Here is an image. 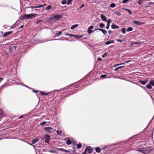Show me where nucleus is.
Masks as SVG:
<instances>
[{
    "instance_id": "f257e3e1",
    "label": "nucleus",
    "mask_w": 154,
    "mask_h": 154,
    "mask_svg": "<svg viewBox=\"0 0 154 154\" xmlns=\"http://www.w3.org/2000/svg\"><path fill=\"white\" fill-rule=\"evenodd\" d=\"M38 16V15L36 14H25L21 17V20L28 19H31L34 17H35V16Z\"/></svg>"
},
{
    "instance_id": "f03ea898",
    "label": "nucleus",
    "mask_w": 154,
    "mask_h": 154,
    "mask_svg": "<svg viewBox=\"0 0 154 154\" xmlns=\"http://www.w3.org/2000/svg\"><path fill=\"white\" fill-rule=\"evenodd\" d=\"M49 22L51 23H53L55 22L56 20L55 19L54 16L51 17L48 20Z\"/></svg>"
},
{
    "instance_id": "7ed1b4c3",
    "label": "nucleus",
    "mask_w": 154,
    "mask_h": 154,
    "mask_svg": "<svg viewBox=\"0 0 154 154\" xmlns=\"http://www.w3.org/2000/svg\"><path fill=\"white\" fill-rule=\"evenodd\" d=\"M100 30L103 33V34H104V35H107V32L105 29H102L99 28V29H96L94 30Z\"/></svg>"
},
{
    "instance_id": "20e7f679",
    "label": "nucleus",
    "mask_w": 154,
    "mask_h": 154,
    "mask_svg": "<svg viewBox=\"0 0 154 154\" xmlns=\"http://www.w3.org/2000/svg\"><path fill=\"white\" fill-rule=\"evenodd\" d=\"M148 81V79H147L146 80H145L144 81H143L141 80H140L139 81V83H140V84L144 85H145L146 83H147V81Z\"/></svg>"
},
{
    "instance_id": "39448f33",
    "label": "nucleus",
    "mask_w": 154,
    "mask_h": 154,
    "mask_svg": "<svg viewBox=\"0 0 154 154\" xmlns=\"http://www.w3.org/2000/svg\"><path fill=\"white\" fill-rule=\"evenodd\" d=\"M133 23H134L135 24L137 25H138V26H140V25H142L144 23H141V22H140L138 21H137V20H135V21H133Z\"/></svg>"
},
{
    "instance_id": "423d86ee",
    "label": "nucleus",
    "mask_w": 154,
    "mask_h": 154,
    "mask_svg": "<svg viewBox=\"0 0 154 154\" xmlns=\"http://www.w3.org/2000/svg\"><path fill=\"white\" fill-rule=\"evenodd\" d=\"M86 148L87 149V150L88 151L89 153H91L92 152L93 149L91 148V147L90 146H87Z\"/></svg>"
},
{
    "instance_id": "0eeeda50",
    "label": "nucleus",
    "mask_w": 154,
    "mask_h": 154,
    "mask_svg": "<svg viewBox=\"0 0 154 154\" xmlns=\"http://www.w3.org/2000/svg\"><path fill=\"white\" fill-rule=\"evenodd\" d=\"M57 149L59 151H61L63 152H69V151H68L67 150L64 149H63V148H57Z\"/></svg>"
},
{
    "instance_id": "6e6552de",
    "label": "nucleus",
    "mask_w": 154,
    "mask_h": 154,
    "mask_svg": "<svg viewBox=\"0 0 154 154\" xmlns=\"http://www.w3.org/2000/svg\"><path fill=\"white\" fill-rule=\"evenodd\" d=\"M100 17L102 20L104 21H107V20L106 17L103 14H101L100 15Z\"/></svg>"
},
{
    "instance_id": "1a4fd4ad",
    "label": "nucleus",
    "mask_w": 154,
    "mask_h": 154,
    "mask_svg": "<svg viewBox=\"0 0 154 154\" xmlns=\"http://www.w3.org/2000/svg\"><path fill=\"white\" fill-rule=\"evenodd\" d=\"M12 32L11 31H9L8 32H6L4 33L3 35V36L5 37H7L9 35L11 34Z\"/></svg>"
},
{
    "instance_id": "9d476101",
    "label": "nucleus",
    "mask_w": 154,
    "mask_h": 154,
    "mask_svg": "<svg viewBox=\"0 0 154 154\" xmlns=\"http://www.w3.org/2000/svg\"><path fill=\"white\" fill-rule=\"evenodd\" d=\"M45 131H47L50 133L51 131L53 130V128L51 127H45Z\"/></svg>"
},
{
    "instance_id": "9b49d317",
    "label": "nucleus",
    "mask_w": 154,
    "mask_h": 154,
    "mask_svg": "<svg viewBox=\"0 0 154 154\" xmlns=\"http://www.w3.org/2000/svg\"><path fill=\"white\" fill-rule=\"evenodd\" d=\"M83 36L82 35H74V37L76 38L79 39L80 38H82L83 37Z\"/></svg>"
},
{
    "instance_id": "f8f14e48",
    "label": "nucleus",
    "mask_w": 154,
    "mask_h": 154,
    "mask_svg": "<svg viewBox=\"0 0 154 154\" xmlns=\"http://www.w3.org/2000/svg\"><path fill=\"white\" fill-rule=\"evenodd\" d=\"M54 16V17L56 21L57 20H58L60 19L61 17V16L60 15H56Z\"/></svg>"
},
{
    "instance_id": "ddd939ff",
    "label": "nucleus",
    "mask_w": 154,
    "mask_h": 154,
    "mask_svg": "<svg viewBox=\"0 0 154 154\" xmlns=\"http://www.w3.org/2000/svg\"><path fill=\"white\" fill-rule=\"evenodd\" d=\"M111 28L112 29H114L116 28L119 29V27L117 25L114 24H112V25L111 26Z\"/></svg>"
},
{
    "instance_id": "4468645a",
    "label": "nucleus",
    "mask_w": 154,
    "mask_h": 154,
    "mask_svg": "<svg viewBox=\"0 0 154 154\" xmlns=\"http://www.w3.org/2000/svg\"><path fill=\"white\" fill-rule=\"evenodd\" d=\"M78 26V25L77 24L72 25L71 28V29H74L75 28L77 27Z\"/></svg>"
},
{
    "instance_id": "2eb2a0df",
    "label": "nucleus",
    "mask_w": 154,
    "mask_h": 154,
    "mask_svg": "<svg viewBox=\"0 0 154 154\" xmlns=\"http://www.w3.org/2000/svg\"><path fill=\"white\" fill-rule=\"evenodd\" d=\"M95 150L96 152L98 153L100 152L101 151V149L99 147H97L95 149Z\"/></svg>"
},
{
    "instance_id": "dca6fc26",
    "label": "nucleus",
    "mask_w": 154,
    "mask_h": 154,
    "mask_svg": "<svg viewBox=\"0 0 154 154\" xmlns=\"http://www.w3.org/2000/svg\"><path fill=\"white\" fill-rule=\"evenodd\" d=\"M57 133L58 135L60 136L61 135L62 131L60 130H57Z\"/></svg>"
},
{
    "instance_id": "f3484780",
    "label": "nucleus",
    "mask_w": 154,
    "mask_h": 154,
    "mask_svg": "<svg viewBox=\"0 0 154 154\" xmlns=\"http://www.w3.org/2000/svg\"><path fill=\"white\" fill-rule=\"evenodd\" d=\"M133 30V28L131 27H130L127 29V32H130L132 31Z\"/></svg>"
},
{
    "instance_id": "a211bd4d",
    "label": "nucleus",
    "mask_w": 154,
    "mask_h": 154,
    "mask_svg": "<svg viewBox=\"0 0 154 154\" xmlns=\"http://www.w3.org/2000/svg\"><path fill=\"white\" fill-rule=\"evenodd\" d=\"M38 139H34L33 140H32V144H34L36 142H38Z\"/></svg>"
},
{
    "instance_id": "6ab92c4d",
    "label": "nucleus",
    "mask_w": 154,
    "mask_h": 154,
    "mask_svg": "<svg viewBox=\"0 0 154 154\" xmlns=\"http://www.w3.org/2000/svg\"><path fill=\"white\" fill-rule=\"evenodd\" d=\"M66 144L68 145H70L72 143V141L70 140H68L66 142Z\"/></svg>"
},
{
    "instance_id": "aec40b11",
    "label": "nucleus",
    "mask_w": 154,
    "mask_h": 154,
    "mask_svg": "<svg viewBox=\"0 0 154 154\" xmlns=\"http://www.w3.org/2000/svg\"><path fill=\"white\" fill-rule=\"evenodd\" d=\"M125 10H126V11H127L130 14V15L132 14V12L129 9H125Z\"/></svg>"
},
{
    "instance_id": "412c9836",
    "label": "nucleus",
    "mask_w": 154,
    "mask_h": 154,
    "mask_svg": "<svg viewBox=\"0 0 154 154\" xmlns=\"http://www.w3.org/2000/svg\"><path fill=\"white\" fill-rule=\"evenodd\" d=\"M40 92H41V94L42 95H47V94H48L49 93V92H48V93H45L44 92H41L40 91Z\"/></svg>"
},
{
    "instance_id": "4be33fe9",
    "label": "nucleus",
    "mask_w": 154,
    "mask_h": 154,
    "mask_svg": "<svg viewBox=\"0 0 154 154\" xmlns=\"http://www.w3.org/2000/svg\"><path fill=\"white\" fill-rule=\"evenodd\" d=\"M146 87L148 88L149 89H151L152 88V87L150 84L147 85Z\"/></svg>"
},
{
    "instance_id": "5701e85b",
    "label": "nucleus",
    "mask_w": 154,
    "mask_h": 154,
    "mask_svg": "<svg viewBox=\"0 0 154 154\" xmlns=\"http://www.w3.org/2000/svg\"><path fill=\"white\" fill-rule=\"evenodd\" d=\"M126 29L125 28H124L122 29V31L123 34L125 33Z\"/></svg>"
},
{
    "instance_id": "b1692460",
    "label": "nucleus",
    "mask_w": 154,
    "mask_h": 154,
    "mask_svg": "<svg viewBox=\"0 0 154 154\" xmlns=\"http://www.w3.org/2000/svg\"><path fill=\"white\" fill-rule=\"evenodd\" d=\"M50 137L49 135H46L45 136V139L48 140H50Z\"/></svg>"
},
{
    "instance_id": "393cba45",
    "label": "nucleus",
    "mask_w": 154,
    "mask_h": 154,
    "mask_svg": "<svg viewBox=\"0 0 154 154\" xmlns=\"http://www.w3.org/2000/svg\"><path fill=\"white\" fill-rule=\"evenodd\" d=\"M51 5H49L46 8V9L47 10H48L51 8Z\"/></svg>"
},
{
    "instance_id": "a878e982",
    "label": "nucleus",
    "mask_w": 154,
    "mask_h": 154,
    "mask_svg": "<svg viewBox=\"0 0 154 154\" xmlns=\"http://www.w3.org/2000/svg\"><path fill=\"white\" fill-rule=\"evenodd\" d=\"M94 32V30H91L89 29H88V30L87 31L88 32V34H90L91 33L93 32Z\"/></svg>"
},
{
    "instance_id": "bb28decb",
    "label": "nucleus",
    "mask_w": 154,
    "mask_h": 154,
    "mask_svg": "<svg viewBox=\"0 0 154 154\" xmlns=\"http://www.w3.org/2000/svg\"><path fill=\"white\" fill-rule=\"evenodd\" d=\"M82 147V144L80 143L78 144L77 145V147L78 149H80Z\"/></svg>"
},
{
    "instance_id": "cd10ccee",
    "label": "nucleus",
    "mask_w": 154,
    "mask_h": 154,
    "mask_svg": "<svg viewBox=\"0 0 154 154\" xmlns=\"http://www.w3.org/2000/svg\"><path fill=\"white\" fill-rule=\"evenodd\" d=\"M110 6L112 8H114L116 6V5L115 3H112L110 4Z\"/></svg>"
},
{
    "instance_id": "c85d7f7f",
    "label": "nucleus",
    "mask_w": 154,
    "mask_h": 154,
    "mask_svg": "<svg viewBox=\"0 0 154 154\" xmlns=\"http://www.w3.org/2000/svg\"><path fill=\"white\" fill-rule=\"evenodd\" d=\"M104 24L103 23H101L100 24V27L101 28H103L104 27Z\"/></svg>"
},
{
    "instance_id": "c756f323",
    "label": "nucleus",
    "mask_w": 154,
    "mask_h": 154,
    "mask_svg": "<svg viewBox=\"0 0 154 154\" xmlns=\"http://www.w3.org/2000/svg\"><path fill=\"white\" fill-rule=\"evenodd\" d=\"M72 1V0H68L67 2V4L68 5H69L71 3Z\"/></svg>"
},
{
    "instance_id": "7c9ffc66",
    "label": "nucleus",
    "mask_w": 154,
    "mask_h": 154,
    "mask_svg": "<svg viewBox=\"0 0 154 154\" xmlns=\"http://www.w3.org/2000/svg\"><path fill=\"white\" fill-rule=\"evenodd\" d=\"M62 4L63 5H65L67 4V2L66 0H63L61 2Z\"/></svg>"
},
{
    "instance_id": "2f4dec72",
    "label": "nucleus",
    "mask_w": 154,
    "mask_h": 154,
    "mask_svg": "<svg viewBox=\"0 0 154 154\" xmlns=\"http://www.w3.org/2000/svg\"><path fill=\"white\" fill-rule=\"evenodd\" d=\"M106 21L107 22V25H110V23L111 22V20H110V19H109L108 20H107V21Z\"/></svg>"
},
{
    "instance_id": "473e14b6",
    "label": "nucleus",
    "mask_w": 154,
    "mask_h": 154,
    "mask_svg": "<svg viewBox=\"0 0 154 154\" xmlns=\"http://www.w3.org/2000/svg\"><path fill=\"white\" fill-rule=\"evenodd\" d=\"M150 84L153 86H154V81L152 80L150 81Z\"/></svg>"
},
{
    "instance_id": "72a5a7b5",
    "label": "nucleus",
    "mask_w": 154,
    "mask_h": 154,
    "mask_svg": "<svg viewBox=\"0 0 154 154\" xmlns=\"http://www.w3.org/2000/svg\"><path fill=\"white\" fill-rule=\"evenodd\" d=\"M62 32H60L58 33H57L56 35V36H58L62 33Z\"/></svg>"
},
{
    "instance_id": "f704fd0d",
    "label": "nucleus",
    "mask_w": 154,
    "mask_h": 154,
    "mask_svg": "<svg viewBox=\"0 0 154 154\" xmlns=\"http://www.w3.org/2000/svg\"><path fill=\"white\" fill-rule=\"evenodd\" d=\"M108 54V52H106L103 55H102V57H105Z\"/></svg>"
},
{
    "instance_id": "c9c22d12",
    "label": "nucleus",
    "mask_w": 154,
    "mask_h": 154,
    "mask_svg": "<svg viewBox=\"0 0 154 154\" xmlns=\"http://www.w3.org/2000/svg\"><path fill=\"white\" fill-rule=\"evenodd\" d=\"M47 123V122H42L41 123L40 125H45Z\"/></svg>"
},
{
    "instance_id": "e433bc0d",
    "label": "nucleus",
    "mask_w": 154,
    "mask_h": 154,
    "mask_svg": "<svg viewBox=\"0 0 154 154\" xmlns=\"http://www.w3.org/2000/svg\"><path fill=\"white\" fill-rule=\"evenodd\" d=\"M114 13L115 14H117L118 16H120L122 15L120 13V12L118 13L116 11H115Z\"/></svg>"
},
{
    "instance_id": "4c0bfd02",
    "label": "nucleus",
    "mask_w": 154,
    "mask_h": 154,
    "mask_svg": "<svg viewBox=\"0 0 154 154\" xmlns=\"http://www.w3.org/2000/svg\"><path fill=\"white\" fill-rule=\"evenodd\" d=\"M93 28L94 26H93L91 25L88 27V29L90 30H91V29H93Z\"/></svg>"
},
{
    "instance_id": "58836bf2",
    "label": "nucleus",
    "mask_w": 154,
    "mask_h": 154,
    "mask_svg": "<svg viewBox=\"0 0 154 154\" xmlns=\"http://www.w3.org/2000/svg\"><path fill=\"white\" fill-rule=\"evenodd\" d=\"M129 0H123L122 2L124 4H125L127 3V2Z\"/></svg>"
},
{
    "instance_id": "ea45409f",
    "label": "nucleus",
    "mask_w": 154,
    "mask_h": 154,
    "mask_svg": "<svg viewBox=\"0 0 154 154\" xmlns=\"http://www.w3.org/2000/svg\"><path fill=\"white\" fill-rule=\"evenodd\" d=\"M106 75H101L100 76V77L102 78H104L106 77Z\"/></svg>"
},
{
    "instance_id": "a19ab883",
    "label": "nucleus",
    "mask_w": 154,
    "mask_h": 154,
    "mask_svg": "<svg viewBox=\"0 0 154 154\" xmlns=\"http://www.w3.org/2000/svg\"><path fill=\"white\" fill-rule=\"evenodd\" d=\"M111 44L110 41H107L106 42L105 44L106 45H108Z\"/></svg>"
},
{
    "instance_id": "79ce46f5",
    "label": "nucleus",
    "mask_w": 154,
    "mask_h": 154,
    "mask_svg": "<svg viewBox=\"0 0 154 154\" xmlns=\"http://www.w3.org/2000/svg\"><path fill=\"white\" fill-rule=\"evenodd\" d=\"M138 4L139 5H140L142 3V1L141 0H139L137 2Z\"/></svg>"
},
{
    "instance_id": "37998d69",
    "label": "nucleus",
    "mask_w": 154,
    "mask_h": 154,
    "mask_svg": "<svg viewBox=\"0 0 154 154\" xmlns=\"http://www.w3.org/2000/svg\"><path fill=\"white\" fill-rule=\"evenodd\" d=\"M49 152L53 153H56L57 152L56 151L53 150H50Z\"/></svg>"
},
{
    "instance_id": "c03bdc74",
    "label": "nucleus",
    "mask_w": 154,
    "mask_h": 154,
    "mask_svg": "<svg viewBox=\"0 0 154 154\" xmlns=\"http://www.w3.org/2000/svg\"><path fill=\"white\" fill-rule=\"evenodd\" d=\"M124 64V63H121V64H115V65H114V66L115 67H116V66H119V65H122L123 64Z\"/></svg>"
},
{
    "instance_id": "a18cd8bd",
    "label": "nucleus",
    "mask_w": 154,
    "mask_h": 154,
    "mask_svg": "<svg viewBox=\"0 0 154 154\" xmlns=\"http://www.w3.org/2000/svg\"><path fill=\"white\" fill-rule=\"evenodd\" d=\"M87 149H85V150L84 151V152L82 153V154H86L87 152Z\"/></svg>"
},
{
    "instance_id": "49530a36",
    "label": "nucleus",
    "mask_w": 154,
    "mask_h": 154,
    "mask_svg": "<svg viewBox=\"0 0 154 154\" xmlns=\"http://www.w3.org/2000/svg\"><path fill=\"white\" fill-rule=\"evenodd\" d=\"M117 41L118 42H123V40H120V39H117Z\"/></svg>"
},
{
    "instance_id": "de8ad7c7",
    "label": "nucleus",
    "mask_w": 154,
    "mask_h": 154,
    "mask_svg": "<svg viewBox=\"0 0 154 154\" xmlns=\"http://www.w3.org/2000/svg\"><path fill=\"white\" fill-rule=\"evenodd\" d=\"M45 5V4H44L43 5H39V8L43 7Z\"/></svg>"
},
{
    "instance_id": "09e8293b",
    "label": "nucleus",
    "mask_w": 154,
    "mask_h": 154,
    "mask_svg": "<svg viewBox=\"0 0 154 154\" xmlns=\"http://www.w3.org/2000/svg\"><path fill=\"white\" fill-rule=\"evenodd\" d=\"M85 6L84 4H82L79 8V9H81Z\"/></svg>"
},
{
    "instance_id": "8fccbe9b",
    "label": "nucleus",
    "mask_w": 154,
    "mask_h": 154,
    "mask_svg": "<svg viewBox=\"0 0 154 154\" xmlns=\"http://www.w3.org/2000/svg\"><path fill=\"white\" fill-rule=\"evenodd\" d=\"M3 113V111L2 110H0V115Z\"/></svg>"
},
{
    "instance_id": "3c124183",
    "label": "nucleus",
    "mask_w": 154,
    "mask_h": 154,
    "mask_svg": "<svg viewBox=\"0 0 154 154\" xmlns=\"http://www.w3.org/2000/svg\"><path fill=\"white\" fill-rule=\"evenodd\" d=\"M33 91L35 93H37L38 91V90H33Z\"/></svg>"
},
{
    "instance_id": "603ef678",
    "label": "nucleus",
    "mask_w": 154,
    "mask_h": 154,
    "mask_svg": "<svg viewBox=\"0 0 154 154\" xmlns=\"http://www.w3.org/2000/svg\"><path fill=\"white\" fill-rule=\"evenodd\" d=\"M131 60H130L128 61H126L125 62V63H128L130 62H131Z\"/></svg>"
},
{
    "instance_id": "864d4df0",
    "label": "nucleus",
    "mask_w": 154,
    "mask_h": 154,
    "mask_svg": "<svg viewBox=\"0 0 154 154\" xmlns=\"http://www.w3.org/2000/svg\"><path fill=\"white\" fill-rule=\"evenodd\" d=\"M97 60L98 61H100L102 60V59L100 57H99L98 58Z\"/></svg>"
},
{
    "instance_id": "5fc2aeb1",
    "label": "nucleus",
    "mask_w": 154,
    "mask_h": 154,
    "mask_svg": "<svg viewBox=\"0 0 154 154\" xmlns=\"http://www.w3.org/2000/svg\"><path fill=\"white\" fill-rule=\"evenodd\" d=\"M109 25H107L106 26V29H108L109 28Z\"/></svg>"
},
{
    "instance_id": "6e6d98bb",
    "label": "nucleus",
    "mask_w": 154,
    "mask_h": 154,
    "mask_svg": "<svg viewBox=\"0 0 154 154\" xmlns=\"http://www.w3.org/2000/svg\"><path fill=\"white\" fill-rule=\"evenodd\" d=\"M124 67V66H121L118 67L119 69H120L123 68Z\"/></svg>"
},
{
    "instance_id": "4d7b16f0",
    "label": "nucleus",
    "mask_w": 154,
    "mask_h": 154,
    "mask_svg": "<svg viewBox=\"0 0 154 154\" xmlns=\"http://www.w3.org/2000/svg\"><path fill=\"white\" fill-rule=\"evenodd\" d=\"M3 80V79L2 78H0V83Z\"/></svg>"
},
{
    "instance_id": "13d9d810",
    "label": "nucleus",
    "mask_w": 154,
    "mask_h": 154,
    "mask_svg": "<svg viewBox=\"0 0 154 154\" xmlns=\"http://www.w3.org/2000/svg\"><path fill=\"white\" fill-rule=\"evenodd\" d=\"M49 140H47V139H45V142L47 143H48Z\"/></svg>"
},
{
    "instance_id": "bf43d9fd",
    "label": "nucleus",
    "mask_w": 154,
    "mask_h": 154,
    "mask_svg": "<svg viewBox=\"0 0 154 154\" xmlns=\"http://www.w3.org/2000/svg\"><path fill=\"white\" fill-rule=\"evenodd\" d=\"M108 32L109 34H110L112 32L110 30H109Z\"/></svg>"
},
{
    "instance_id": "052dcab7",
    "label": "nucleus",
    "mask_w": 154,
    "mask_h": 154,
    "mask_svg": "<svg viewBox=\"0 0 154 154\" xmlns=\"http://www.w3.org/2000/svg\"><path fill=\"white\" fill-rule=\"evenodd\" d=\"M110 41L111 43H114V40H111V41Z\"/></svg>"
},
{
    "instance_id": "680f3d73",
    "label": "nucleus",
    "mask_w": 154,
    "mask_h": 154,
    "mask_svg": "<svg viewBox=\"0 0 154 154\" xmlns=\"http://www.w3.org/2000/svg\"><path fill=\"white\" fill-rule=\"evenodd\" d=\"M118 69H118V67H117V68H115V69L114 70H115V71H117V70Z\"/></svg>"
},
{
    "instance_id": "e2e57ef3",
    "label": "nucleus",
    "mask_w": 154,
    "mask_h": 154,
    "mask_svg": "<svg viewBox=\"0 0 154 154\" xmlns=\"http://www.w3.org/2000/svg\"><path fill=\"white\" fill-rule=\"evenodd\" d=\"M138 43L137 42H133V44H137Z\"/></svg>"
},
{
    "instance_id": "0e129e2a",
    "label": "nucleus",
    "mask_w": 154,
    "mask_h": 154,
    "mask_svg": "<svg viewBox=\"0 0 154 154\" xmlns=\"http://www.w3.org/2000/svg\"><path fill=\"white\" fill-rule=\"evenodd\" d=\"M65 35H70V34L68 33H66L65 34Z\"/></svg>"
},
{
    "instance_id": "69168bd1",
    "label": "nucleus",
    "mask_w": 154,
    "mask_h": 154,
    "mask_svg": "<svg viewBox=\"0 0 154 154\" xmlns=\"http://www.w3.org/2000/svg\"><path fill=\"white\" fill-rule=\"evenodd\" d=\"M74 35V34H70V35H69V36H73L74 37V35Z\"/></svg>"
},
{
    "instance_id": "338daca9",
    "label": "nucleus",
    "mask_w": 154,
    "mask_h": 154,
    "mask_svg": "<svg viewBox=\"0 0 154 154\" xmlns=\"http://www.w3.org/2000/svg\"><path fill=\"white\" fill-rule=\"evenodd\" d=\"M23 117V116L22 115V116H20L19 118L20 119H21V118H22Z\"/></svg>"
},
{
    "instance_id": "774afa93",
    "label": "nucleus",
    "mask_w": 154,
    "mask_h": 154,
    "mask_svg": "<svg viewBox=\"0 0 154 154\" xmlns=\"http://www.w3.org/2000/svg\"><path fill=\"white\" fill-rule=\"evenodd\" d=\"M152 3H152L151 2H149V4H149V5H151V4H152Z\"/></svg>"
}]
</instances>
